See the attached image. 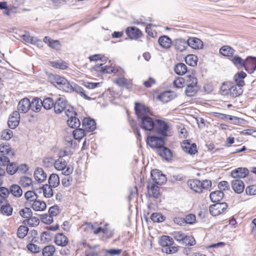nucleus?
I'll return each instance as SVG.
<instances>
[{
  "mask_svg": "<svg viewBox=\"0 0 256 256\" xmlns=\"http://www.w3.org/2000/svg\"><path fill=\"white\" fill-rule=\"evenodd\" d=\"M186 84V79L182 77H176L173 82L174 86L176 88H182Z\"/></svg>",
  "mask_w": 256,
  "mask_h": 256,
  "instance_id": "680f3d73",
  "label": "nucleus"
},
{
  "mask_svg": "<svg viewBox=\"0 0 256 256\" xmlns=\"http://www.w3.org/2000/svg\"><path fill=\"white\" fill-rule=\"evenodd\" d=\"M127 36L132 40H137L142 36V32L134 26L128 27L126 30Z\"/></svg>",
  "mask_w": 256,
  "mask_h": 256,
  "instance_id": "dca6fc26",
  "label": "nucleus"
},
{
  "mask_svg": "<svg viewBox=\"0 0 256 256\" xmlns=\"http://www.w3.org/2000/svg\"><path fill=\"white\" fill-rule=\"evenodd\" d=\"M48 182L51 186L57 187L60 184V178L58 174H51L48 178Z\"/></svg>",
  "mask_w": 256,
  "mask_h": 256,
  "instance_id": "603ef678",
  "label": "nucleus"
},
{
  "mask_svg": "<svg viewBox=\"0 0 256 256\" xmlns=\"http://www.w3.org/2000/svg\"><path fill=\"white\" fill-rule=\"evenodd\" d=\"M152 22V18L148 17L147 20H146V22H144V24H147V26L146 28V32L150 36L154 37L156 34V32L154 30H153L152 28V24L151 22Z\"/></svg>",
  "mask_w": 256,
  "mask_h": 256,
  "instance_id": "09e8293b",
  "label": "nucleus"
},
{
  "mask_svg": "<svg viewBox=\"0 0 256 256\" xmlns=\"http://www.w3.org/2000/svg\"><path fill=\"white\" fill-rule=\"evenodd\" d=\"M134 110L139 119L147 116L150 114V108L142 102H136L134 104Z\"/></svg>",
  "mask_w": 256,
  "mask_h": 256,
  "instance_id": "9d476101",
  "label": "nucleus"
},
{
  "mask_svg": "<svg viewBox=\"0 0 256 256\" xmlns=\"http://www.w3.org/2000/svg\"><path fill=\"white\" fill-rule=\"evenodd\" d=\"M0 206V211L2 214L6 216H10L12 214L13 208L8 201L4 202Z\"/></svg>",
  "mask_w": 256,
  "mask_h": 256,
  "instance_id": "c756f323",
  "label": "nucleus"
},
{
  "mask_svg": "<svg viewBox=\"0 0 256 256\" xmlns=\"http://www.w3.org/2000/svg\"><path fill=\"white\" fill-rule=\"evenodd\" d=\"M18 170V166L16 163L14 162H12L10 164H8L6 166V172H7L10 174H14Z\"/></svg>",
  "mask_w": 256,
  "mask_h": 256,
  "instance_id": "0e129e2a",
  "label": "nucleus"
},
{
  "mask_svg": "<svg viewBox=\"0 0 256 256\" xmlns=\"http://www.w3.org/2000/svg\"><path fill=\"white\" fill-rule=\"evenodd\" d=\"M181 244L186 246H192L196 245V240L192 236L186 234Z\"/></svg>",
  "mask_w": 256,
  "mask_h": 256,
  "instance_id": "49530a36",
  "label": "nucleus"
},
{
  "mask_svg": "<svg viewBox=\"0 0 256 256\" xmlns=\"http://www.w3.org/2000/svg\"><path fill=\"white\" fill-rule=\"evenodd\" d=\"M47 176L42 168H37L34 172V178L39 183L44 182L46 180Z\"/></svg>",
  "mask_w": 256,
  "mask_h": 256,
  "instance_id": "bb28decb",
  "label": "nucleus"
},
{
  "mask_svg": "<svg viewBox=\"0 0 256 256\" xmlns=\"http://www.w3.org/2000/svg\"><path fill=\"white\" fill-rule=\"evenodd\" d=\"M10 193L14 197L19 198L22 194V190L21 188L18 184H12L10 188Z\"/></svg>",
  "mask_w": 256,
  "mask_h": 256,
  "instance_id": "79ce46f5",
  "label": "nucleus"
},
{
  "mask_svg": "<svg viewBox=\"0 0 256 256\" xmlns=\"http://www.w3.org/2000/svg\"><path fill=\"white\" fill-rule=\"evenodd\" d=\"M188 46L195 50H198L202 48L203 42L199 38H190L188 40Z\"/></svg>",
  "mask_w": 256,
  "mask_h": 256,
  "instance_id": "a878e982",
  "label": "nucleus"
},
{
  "mask_svg": "<svg viewBox=\"0 0 256 256\" xmlns=\"http://www.w3.org/2000/svg\"><path fill=\"white\" fill-rule=\"evenodd\" d=\"M232 187L233 190L238 194L243 192L244 189V185L243 182L240 180H233L232 182Z\"/></svg>",
  "mask_w": 256,
  "mask_h": 256,
  "instance_id": "cd10ccee",
  "label": "nucleus"
},
{
  "mask_svg": "<svg viewBox=\"0 0 256 256\" xmlns=\"http://www.w3.org/2000/svg\"><path fill=\"white\" fill-rule=\"evenodd\" d=\"M154 132L164 138L172 135V128L170 122L166 118H156Z\"/></svg>",
  "mask_w": 256,
  "mask_h": 256,
  "instance_id": "f257e3e1",
  "label": "nucleus"
},
{
  "mask_svg": "<svg viewBox=\"0 0 256 256\" xmlns=\"http://www.w3.org/2000/svg\"><path fill=\"white\" fill-rule=\"evenodd\" d=\"M30 109L34 112H40L42 108V100L38 98H34L30 102Z\"/></svg>",
  "mask_w": 256,
  "mask_h": 256,
  "instance_id": "f704fd0d",
  "label": "nucleus"
},
{
  "mask_svg": "<svg viewBox=\"0 0 256 256\" xmlns=\"http://www.w3.org/2000/svg\"><path fill=\"white\" fill-rule=\"evenodd\" d=\"M44 42L52 48L56 50H59L60 48L61 44L58 40H54L48 36H45L44 38Z\"/></svg>",
  "mask_w": 256,
  "mask_h": 256,
  "instance_id": "c85d7f7f",
  "label": "nucleus"
},
{
  "mask_svg": "<svg viewBox=\"0 0 256 256\" xmlns=\"http://www.w3.org/2000/svg\"><path fill=\"white\" fill-rule=\"evenodd\" d=\"M85 130L82 128H77L72 132V134L74 139L80 140L86 136Z\"/></svg>",
  "mask_w": 256,
  "mask_h": 256,
  "instance_id": "6e6d98bb",
  "label": "nucleus"
},
{
  "mask_svg": "<svg viewBox=\"0 0 256 256\" xmlns=\"http://www.w3.org/2000/svg\"><path fill=\"white\" fill-rule=\"evenodd\" d=\"M158 42L162 48L166 49L170 48L172 44V40L166 36H160L158 40Z\"/></svg>",
  "mask_w": 256,
  "mask_h": 256,
  "instance_id": "7c9ffc66",
  "label": "nucleus"
},
{
  "mask_svg": "<svg viewBox=\"0 0 256 256\" xmlns=\"http://www.w3.org/2000/svg\"><path fill=\"white\" fill-rule=\"evenodd\" d=\"M188 46L187 41L183 39L176 40L174 44V48L180 52L184 51Z\"/></svg>",
  "mask_w": 256,
  "mask_h": 256,
  "instance_id": "72a5a7b5",
  "label": "nucleus"
},
{
  "mask_svg": "<svg viewBox=\"0 0 256 256\" xmlns=\"http://www.w3.org/2000/svg\"><path fill=\"white\" fill-rule=\"evenodd\" d=\"M243 68L248 73L253 72L256 70V58L248 57L244 60Z\"/></svg>",
  "mask_w": 256,
  "mask_h": 256,
  "instance_id": "f3484780",
  "label": "nucleus"
},
{
  "mask_svg": "<svg viewBox=\"0 0 256 256\" xmlns=\"http://www.w3.org/2000/svg\"><path fill=\"white\" fill-rule=\"evenodd\" d=\"M90 228L94 234H102V238L104 240L112 238L114 234L110 230L109 224L106 222L94 223L91 225Z\"/></svg>",
  "mask_w": 256,
  "mask_h": 256,
  "instance_id": "f03ea898",
  "label": "nucleus"
},
{
  "mask_svg": "<svg viewBox=\"0 0 256 256\" xmlns=\"http://www.w3.org/2000/svg\"><path fill=\"white\" fill-rule=\"evenodd\" d=\"M30 102L28 98L21 100L18 106V112L22 113H26L30 108Z\"/></svg>",
  "mask_w": 256,
  "mask_h": 256,
  "instance_id": "412c9836",
  "label": "nucleus"
},
{
  "mask_svg": "<svg viewBox=\"0 0 256 256\" xmlns=\"http://www.w3.org/2000/svg\"><path fill=\"white\" fill-rule=\"evenodd\" d=\"M243 92L242 87L232 83L229 94L232 97H237Z\"/></svg>",
  "mask_w": 256,
  "mask_h": 256,
  "instance_id": "e433bc0d",
  "label": "nucleus"
},
{
  "mask_svg": "<svg viewBox=\"0 0 256 256\" xmlns=\"http://www.w3.org/2000/svg\"><path fill=\"white\" fill-rule=\"evenodd\" d=\"M20 12V10L18 7L8 6L6 10L4 11L3 14L8 16L12 17Z\"/></svg>",
  "mask_w": 256,
  "mask_h": 256,
  "instance_id": "c03bdc74",
  "label": "nucleus"
},
{
  "mask_svg": "<svg viewBox=\"0 0 256 256\" xmlns=\"http://www.w3.org/2000/svg\"><path fill=\"white\" fill-rule=\"evenodd\" d=\"M67 124L72 128H76L80 126V122L76 116H74L68 119Z\"/></svg>",
  "mask_w": 256,
  "mask_h": 256,
  "instance_id": "864d4df0",
  "label": "nucleus"
},
{
  "mask_svg": "<svg viewBox=\"0 0 256 256\" xmlns=\"http://www.w3.org/2000/svg\"><path fill=\"white\" fill-rule=\"evenodd\" d=\"M24 197L26 200L27 202L30 205L38 199V196L34 191L28 190L24 194Z\"/></svg>",
  "mask_w": 256,
  "mask_h": 256,
  "instance_id": "a18cd8bd",
  "label": "nucleus"
},
{
  "mask_svg": "<svg viewBox=\"0 0 256 256\" xmlns=\"http://www.w3.org/2000/svg\"><path fill=\"white\" fill-rule=\"evenodd\" d=\"M50 82L55 86L65 92H69L72 90L70 82L64 77L58 74H51L49 76Z\"/></svg>",
  "mask_w": 256,
  "mask_h": 256,
  "instance_id": "0eeeda50",
  "label": "nucleus"
},
{
  "mask_svg": "<svg viewBox=\"0 0 256 256\" xmlns=\"http://www.w3.org/2000/svg\"><path fill=\"white\" fill-rule=\"evenodd\" d=\"M181 146L182 150L190 154H194L198 152L196 144L195 143H191L190 140H184Z\"/></svg>",
  "mask_w": 256,
  "mask_h": 256,
  "instance_id": "4468645a",
  "label": "nucleus"
},
{
  "mask_svg": "<svg viewBox=\"0 0 256 256\" xmlns=\"http://www.w3.org/2000/svg\"><path fill=\"white\" fill-rule=\"evenodd\" d=\"M38 232L36 230H32L28 234L26 240V243L37 242L38 241Z\"/></svg>",
  "mask_w": 256,
  "mask_h": 256,
  "instance_id": "3c124183",
  "label": "nucleus"
},
{
  "mask_svg": "<svg viewBox=\"0 0 256 256\" xmlns=\"http://www.w3.org/2000/svg\"><path fill=\"white\" fill-rule=\"evenodd\" d=\"M174 238L179 243H182L186 234L182 231H174L172 234Z\"/></svg>",
  "mask_w": 256,
  "mask_h": 256,
  "instance_id": "69168bd1",
  "label": "nucleus"
},
{
  "mask_svg": "<svg viewBox=\"0 0 256 256\" xmlns=\"http://www.w3.org/2000/svg\"><path fill=\"white\" fill-rule=\"evenodd\" d=\"M235 50L228 46H224L220 49V53L226 57L230 58L234 56Z\"/></svg>",
  "mask_w": 256,
  "mask_h": 256,
  "instance_id": "473e14b6",
  "label": "nucleus"
},
{
  "mask_svg": "<svg viewBox=\"0 0 256 256\" xmlns=\"http://www.w3.org/2000/svg\"><path fill=\"white\" fill-rule=\"evenodd\" d=\"M156 152L158 155L166 160H170L172 158L171 150L164 145H163Z\"/></svg>",
  "mask_w": 256,
  "mask_h": 256,
  "instance_id": "393cba45",
  "label": "nucleus"
},
{
  "mask_svg": "<svg viewBox=\"0 0 256 256\" xmlns=\"http://www.w3.org/2000/svg\"><path fill=\"white\" fill-rule=\"evenodd\" d=\"M36 242L26 243L28 250L33 254H37L40 252V247L36 244Z\"/></svg>",
  "mask_w": 256,
  "mask_h": 256,
  "instance_id": "338daca9",
  "label": "nucleus"
},
{
  "mask_svg": "<svg viewBox=\"0 0 256 256\" xmlns=\"http://www.w3.org/2000/svg\"><path fill=\"white\" fill-rule=\"evenodd\" d=\"M68 106L67 102L63 98H60L54 103V112L56 114H60L66 110Z\"/></svg>",
  "mask_w": 256,
  "mask_h": 256,
  "instance_id": "5701e85b",
  "label": "nucleus"
},
{
  "mask_svg": "<svg viewBox=\"0 0 256 256\" xmlns=\"http://www.w3.org/2000/svg\"><path fill=\"white\" fill-rule=\"evenodd\" d=\"M20 121V114L18 112L14 111L9 117L8 122V126L12 129L16 128L19 124Z\"/></svg>",
  "mask_w": 256,
  "mask_h": 256,
  "instance_id": "6ab92c4d",
  "label": "nucleus"
},
{
  "mask_svg": "<svg viewBox=\"0 0 256 256\" xmlns=\"http://www.w3.org/2000/svg\"><path fill=\"white\" fill-rule=\"evenodd\" d=\"M174 71L176 74L179 76L185 74L188 71L187 66L184 63L179 62L176 64L174 66Z\"/></svg>",
  "mask_w": 256,
  "mask_h": 256,
  "instance_id": "2f4dec72",
  "label": "nucleus"
},
{
  "mask_svg": "<svg viewBox=\"0 0 256 256\" xmlns=\"http://www.w3.org/2000/svg\"><path fill=\"white\" fill-rule=\"evenodd\" d=\"M249 174V170L245 168H238L231 172L230 175L233 178H246Z\"/></svg>",
  "mask_w": 256,
  "mask_h": 256,
  "instance_id": "aec40b11",
  "label": "nucleus"
},
{
  "mask_svg": "<svg viewBox=\"0 0 256 256\" xmlns=\"http://www.w3.org/2000/svg\"><path fill=\"white\" fill-rule=\"evenodd\" d=\"M185 62L188 65L195 66L197 65L198 58L194 54H188L185 58Z\"/></svg>",
  "mask_w": 256,
  "mask_h": 256,
  "instance_id": "de8ad7c7",
  "label": "nucleus"
},
{
  "mask_svg": "<svg viewBox=\"0 0 256 256\" xmlns=\"http://www.w3.org/2000/svg\"><path fill=\"white\" fill-rule=\"evenodd\" d=\"M224 194L220 190H216L210 194V198L213 202H218L220 201L224 198Z\"/></svg>",
  "mask_w": 256,
  "mask_h": 256,
  "instance_id": "ea45409f",
  "label": "nucleus"
},
{
  "mask_svg": "<svg viewBox=\"0 0 256 256\" xmlns=\"http://www.w3.org/2000/svg\"><path fill=\"white\" fill-rule=\"evenodd\" d=\"M55 252V246L53 245L50 244L43 248L42 254L43 256H53Z\"/></svg>",
  "mask_w": 256,
  "mask_h": 256,
  "instance_id": "8fccbe9b",
  "label": "nucleus"
},
{
  "mask_svg": "<svg viewBox=\"0 0 256 256\" xmlns=\"http://www.w3.org/2000/svg\"><path fill=\"white\" fill-rule=\"evenodd\" d=\"M28 228L26 226H20L17 231V236L20 238H24L28 234Z\"/></svg>",
  "mask_w": 256,
  "mask_h": 256,
  "instance_id": "13d9d810",
  "label": "nucleus"
},
{
  "mask_svg": "<svg viewBox=\"0 0 256 256\" xmlns=\"http://www.w3.org/2000/svg\"><path fill=\"white\" fill-rule=\"evenodd\" d=\"M232 82H224L220 87V91L224 95L228 94L232 86Z\"/></svg>",
  "mask_w": 256,
  "mask_h": 256,
  "instance_id": "e2e57ef3",
  "label": "nucleus"
},
{
  "mask_svg": "<svg viewBox=\"0 0 256 256\" xmlns=\"http://www.w3.org/2000/svg\"><path fill=\"white\" fill-rule=\"evenodd\" d=\"M158 244L162 246V250L166 254L176 253L178 250V246H174V242L170 236L163 235L159 238Z\"/></svg>",
  "mask_w": 256,
  "mask_h": 256,
  "instance_id": "7ed1b4c3",
  "label": "nucleus"
},
{
  "mask_svg": "<svg viewBox=\"0 0 256 256\" xmlns=\"http://www.w3.org/2000/svg\"><path fill=\"white\" fill-rule=\"evenodd\" d=\"M228 207V206L226 202H218L210 206L209 211L212 216H216L225 213Z\"/></svg>",
  "mask_w": 256,
  "mask_h": 256,
  "instance_id": "1a4fd4ad",
  "label": "nucleus"
},
{
  "mask_svg": "<svg viewBox=\"0 0 256 256\" xmlns=\"http://www.w3.org/2000/svg\"><path fill=\"white\" fill-rule=\"evenodd\" d=\"M188 185L194 192L201 193L204 190H208L212 186V182L208 180L202 182L197 179L190 180L188 182Z\"/></svg>",
  "mask_w": 256,
  "mask_h": 256,
  "instance_id": "423d86ee",
  "label": "nucleus"
},
{
  "mask_svg": "<svg viewBox=\"0 0 256 256\" xmlns=\"http://www.w3.org/2000/svg\"><path fill=\"white\" fill-rule=\"evenodd\" d=\"M230 60L232 64L237 67L240 68H243L244 60L238 56H232L230 58Z\"/></svg>",
  "mask_w": 256,
  "mask_h": 256,
  "instance_id": "4d7b16f0",
  "label": "nucleus"
},
{
  "mask_svg": "<svg viewBox=\"0 0 256 256\" xmlns=\"http://www.w3.org/2000/svg\"><path fill=\"white\" fill-rule=\"evenodd\" d=\"M82 124L84 130L88 132H92L96 128L95 120L90 118H84L82 120Z\"/></svg>",
  "mask_w": 256,
  "mask_h": 256,
  "instance_id": "4be33fe9",
  "label": "nucleus"
},
{
  "mask_svg": "<svg viewBox=\"0 0 256 256\" xmlns=\"http://www.w3.org/2000/svg\"><path fill=\"white\" fill-rule=\"evenodd\" d=\"M42 106L46 110H50L52 107L54 108V102L53 100L50 98H46L42 101Z\"/></svg>",
  "mask_w": 256,
  "mask_h": 256,
  "instance_id": "052dcab7",
  "label": "nucleus"
},
{
  "mask_svg": "<svg viewBox=\"0 0 256 256\" xmlns=\"http://www.w3.org/2000/svg\"><path fill=\"white\" fill-rule=\"evenodd\" d=\"M150 174L152 178L148 182L161 186L166 181L165 175L158 170H152Z\"/></svg>",
  "mask_w": 256,
  "mask_h": 256,
  "instance_id": "f8f14e48",
  "label": "nucleus"
},
{
  "mask_svg": "<svg viewBox=\"0 0 256 256\" xmlns=\"http://www.w3.org/2000/svg\"><path fill=\"white\" fill-rule=\"evenodd\" d=\"M164 138L162 136H150L147 137L146 142L152 149L156 150L157 152L163 145H165Z\"/></svg>",
  "mask_w": 256,
  "mask_h": 256,
  "instance_id": "6e6552de",
  "label": "nucleus"
},
{
  "mask_svg": "<svg viewBox=\"0 0 256 256\" xmlns=\"http://www.w3.org/2000/svg\"><path fill=\"white\" fill-rule=\"evenodd\" d=\"M94 70L100 73L104 74H116L118 72V70L112 66H104L102 64H96L93 67Z\"/></svg>",
  "mask_w": 256,
  "mask_h": 256,
  "instance_id": "2eb2a0df",
  "label": "nucleus"
},
{
  "mask_svg": "<svg viewBox=\"0 0 256 256\" xmlns=\"http://www.w3.org/2000/svg\"><path fill=\"white\" fill-rule=\"evenodd\" d=\"M10 194V190L5 187H0V205L8 201L7 198Z\"/></svg>",
  "mask_w": 256,
  "mask_h": 256,
  "instance_id": "37998d69",
  "label": "nucleus"
},
{
  "mask_svg": "<svg viewBox=\"0 0 256 256\" xmlns=\"http://www.w3.org/2000/svg\"><path fill=\"white\" fill-rule=\"evenodd\" d=\"M50 185L44 184L42 187L44 196L46 198H50L53 196V190Z\"/></svg>",
  "mask_w": 256,
  "mask_h": 256,
  "instance_id": "bf43d9fd",
  "label": "nucleus"
},
{
  "mask_svg": "<svg viewBox=\"0 0 256 256\" xmlns=\"http://www.w3.org/2000/svg\"><path fill=\"white\" fill-rule=\"evenodd\" d=\"M50 64L54 68L61 70H66L68 68V64L62 60L51 62Z\"/></svg>",
  "mask_w": 256,
  "mask_h": 256,
  "instance_id": "5fc2aeb1",
  "label": "nucleus"
},
{
  "mask_svg": "<svg viewBox=\"0 0 256 256\" xmlns=\"http://www.w3.org/2000/svg\"><path fill=\"white\" fill-rule=\"evenodd\" d=\"M141 128L145 130L152 131L154 130L156 119L153 120L150 116H147L140 119Z\"/></svg>",
  "mask_w": 256,
  "mask_h": 256,
  "instance_id": "ddd939ff",
  "label": "nucleus"
},
{
  "mask_svg": "<svg viewBox=\"0 0 256 256\" xmlns=\"http://www.w3.org/2000/svg\"><path fill=\"white\" fill-rule=\"evenodd\" d=\"M159 186L148 181L146 186L148 196L158 198L161 195L160 188Z\"/></svg>",
  "mask_w": 256,
  "mask_h": 256,
  "instance_id": "9b49d317",
  "label": "nucleus"
},
{
  "mask_svg": "<svg viewBox=\"0 0 256 256\" xmlns=\"http://www.w3.org/2000/svg\"><path fill=\"white\" fill-rule=\"evenodd\" d=\"M35 212H43L46 208V203L42 200L36 199L30 205Z\"/></svg>",
  "mask_w": 256,
  "mask_h": 256,
  "instance_id": "b1692460",
  "label": "nucleus"
},
{
  "mask_svg": "<svg viewBox=\"0 0 256 256\" xmlns=\"http://www.w3.org/2000/svg\"><path fill=\"white\" fill-rule=\"evenodd\" d=\"M246 76V74L242 71L236 73L234 76V78L236 84L243 87L245 84L244 79Z\"/></svg>",
  "mask_w": 256,
  "mask_h": 256,
  "instance_id": "c9c22d12",
  "label": "nucleus"
},
{
  "mask_svg": "<svg viewBox=\"0 0 256 256\" xmlns=\"http://www.w3.org/2000/svg\"><path fill=\"white\" fill-rule=\"evenodd\" d=\"M0 154L12 156H14L15 154L10 144H0Z\"/></svg>",
  "mask_w": 256,
  "mask_h": 256,
  "instance_id": "4c0bfd02",
  "label": "nucleus"
},
{
  "mask_svg": "<svg viewBox=\"0 0 256 256\" xmlns=\"http://www.w3.org/2000/svg\"><path fill=\"white\" fill-rule=\"evenodd\" d=\"M40 218L42 222L46 224H50L54 222V218L48 214L40 215Z\"/></svg>",
  "mask_w": 256,
  "mask_h": 256,
  "instance_id": "774afa93",
  "label": "nucleus"
},
{
  "mask_svg": "<svg viewBox=\"0 0 256 256\" xmlns=\"http://www.w3.org/2000/svg\"><path fill=\"white\" fill-rule=\"evenodd\" d=\"M158 98L162 102L166 103L173 99L174 94L170 91H166L161 93Z\"/></svg>",
  "mask_w": 256,
  "mask_h": 256,
  "instance_id": "a19ab883",
  "label": "nucleus"
},
{
  "mask_svg": "<svg viewBox=\"0 0 256 256\" xmlns=\"http://www.w3.org/2000/svg\"><path fill=\"white\" fill-rule=\"evenodd\" d=\"M186 88L185 93L188 96H194L198 92V80L194 74L192 72L186 76Z\"/></svg>",
  "mask_w": 256,
  "mask_h": 256,
  "instance_id": "39448f33",
  "label": "nucleus"
},
{
  "mask_svg": "<svg viewBox=\"0 0 256 256\" xmlns=\"http://www.w3.org/2000/svg\"><path fill=\"white\" fill-rule=\"evenodd\" d=\"M78 92L82 96L88 100H95L96 98V94L94 93L86 92L82 88H78Z\"/></svg>",
  "mask_w": 256,
  "mask_h": 256,
  "instance_id": "58836bf2",
  "label": "nucleus"
},
{
  "mask_svg": "<svg viewBox=\"0 0 256 256\" xmlns=\"http://www.w3.org/2000/svg\"><path fill=\"white\" fill-rule=\"evenodd\" d=\"M54 242L58 246L64 247L69 243V239L63 233L59 232L55 234Z\"/></svg>",
  "mask_w": 256,
  "mask_h": 256,
  "instance_id": "a211bd4d",
  "label": "nucleus"
},
{
  "mask_svg": "<svg viewBox=\"0 0 256 256\" xmlns=\"http://www.w3.org/2000/svg\"><path fill=\"white\" fill-rule=\"evenodd\" d=\"M64 154L60 152V157L59 158L55 160L54 163V168L58 170L62 171V174L66 176H68L72 173L74 168L72 166L68 165V163L62 157L66 155V152L64 151Z\"/></svg>",
  "mask_w": 256,
  "mask_h": 256,
  "instance_id": "20e7f679",
  "label": "nucleus"
}]
</instances>
